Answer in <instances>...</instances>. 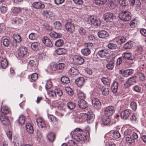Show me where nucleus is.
Masks as SVG:
<instances>
[{"instance_id": "79ce46f5", "label": "nucleus", "mask_w": 146, "mask_h": 146, "mask_svg": "<svg viewBox=\"0 0 146 146\" xmlns=\"http://www.w3.org/2000/svg\"><path fill=\"white\" fill-rule=\"evenodd\" d=\"M110 122V119L109 117L104 118L102 120V123L105 125H108Z\"/></svg>"}, {"instance_id": "09e8293b", "label": "nucleus", "mask_w": 146, "mask_h": 146, "mask_svg": "<svg viewBox=\"0 0 146 146\" xmlns=\"http://www.w3.org/2000/svg\"><path fill=\"white\" fill-rule=\"evenodd\" d=\"M55 28L57 30H60L62 28V25L59 21H56L54 24Z\"/></svg>"}, {"instance_id": "c85d7f7f", "label": "nucleus", "mask_w": 146, "mask_h": 146, "mask_svg": "<svg viewBox=\"0 0 146 146\" xmlns=\"http://www.w3.org/2000/svg\"><path fill=\"white\" fill-rule=\"evenodd\" d=\"M137 78L135 76L130 78L127 82V83L129 85H131L136 82Z\"/></svg>"}, {"instance_id": "603ef678", "label": "nucleus", "mask_w": 146, "mask_h": 146, "mask_svg": "<svg viewBox=\"0 0 146 146\" xmlns=\"http://www.w3.org/2000/svg\"><path fill=\"white\" fill-rule=\"evenodd\" d=\"M50 69L53 71L57 70V65L55 62H52L50 64Z\"/></svg>"}, {"instance_id": "bb28decb", "label": "nucleus", "mask_w": 146, "mask_h": 146, "mask_svg": "<svg viewBox=\"0 0 146 146\" xmlns=\"http://www.w3.org/2000/svg\"><path fill=\"white\" fill-rule=\"evenodd\" d=\"M26 127L27 132L31 134L33 133L34 130L33 127L30 123H27L26 125Z\"/></svg>"}, {"instance_id": "72a5a7b5", "label": "nucleus", "mask_w": 146, "mask_h": 146, "mask_svg": "<svg viewBox=\"0 0 146 146\" xmlns=\"http://www.w3.org/2000/svg\"><path fill=\"white\" fill-rule=\"evenodd\" d=\"M13 37L15 41L17 42H20L22 40L21 36L18 34H14Z\"/></svg>"}, {"instance_id": "de8ad7c7", "label": "nucleus", "mask_w": 146, "mask_h": 146, "mask_svg": "<svg viewBox=\"0 0 146 146\" xmlns=\"http://www.w3.org/2000/svg\"><path fill=\"white\" fill-rule=\"evenodd\" d=\"M101 80L102 82L105 85L109 84L111 81L110 79L106 77H103Z\"/></svg>"}, {"instance_id": "f03ea898", "label": "nucleus", "mask_w": 146, "mask_h": 146, "mask_svg": "<svg viewBox=\"0 0 146 146\" xmlns=\"http://www.w3.org/2000/svg\"><path fill=\"white\" fill-rule=\"evenodd\" d=\"M131 13L128 11H124L122 12L119 15L120 19L124 21H128L131 19Z\"/></svg>"}, {"instance_id": "20e7f679", "label": "nucleus", "mask_w": 146, "mask_h": 146, "mask_svg": "<svg viewBox=\"0 0 146 146\" xmlns=\"http://www.w3.org/2000/svg\"><path fill=\"white\" fill-rule=\"evenodd\" d=\"M114 111V108L113 106H108L104 110V115L106 117H110L113 114Z\"/></svg>"}, {"instance_id": "dca6fc26", "label": "nucleus", "mask_w": 146, "mask_h": 146, "mask_svg": "<svg viewBox=\"0 0 146 146\" xmlns=\"http://www.w3.org/2000/svg\"><path fill=\"white\" fill-rule=\"evenodd\" d=\"M94 116L93 113L88 112V115L86 117V120L88 123H92L94 120Z\"/></svg>"}, {"instance_id": "4d7b16f0", "label": "nucleus", "mask_w": 146, "mask_h": 146, "mask_svg": "<svg viewBox=\"0 0 146 146\" xmlns=\"http://www.w3.org/2000/svg\"><path fill=\"white\" fill-rule=\"evenodd\" d=\"M129 137H131V138L135 141V139L138 138V136L137 134L136 133L134 132H133Z\"/></svg>"}, {"instance_id": "9d476101", "label": "nucleus", "mask_w": 146, "mask_h": 146, "mask_svg": "<svg viewBox=\"0 0 146 146\" xmlns=\"http://www.w3.org/2000/svg\"><path fill=\"white\" fill-rule=\"evenodd\" d=\"M91 23L95 26H98L101 24V21L99 19L94 18L93 17H91L90 18Z\"/></svg>"}, {"instance_id": "2eb2a0df", "label": "nucleus", "mask_w": 146, "mask_h": 146, "mask_svg": "<svg viewBox=\"0 0 146 146\" xmlns=\"http://www.w3.org/2000/svg\"><path fill=\"white\" fill-rule=\"evenodd\" d=\"M0 61V66L3 68L5 69L7 66L8 62L6 58H1Z\"/></svg>"}, {"instance_id": "5701e85b", "label": "nucleus", "mask_w": 146, "mask_h": 146, "mask_svg": "<svg viewBox=\"0 0 146 146\" xmlns=\"http://www.w3.org/2000/svg\"><path fill=\"white\" fill-rule=\"evenodd\" d=\"M118 87V83L116 81L114 82L111 86V90L113 93H116Z\"/></svg>"}, {"instance_id": "a211bd4d", "label": "nucleus", "mask_w": 146, "mask_h": 146, "mask_svg": "<svg viewBox=\"0 0 146 146\" xmlns=\"http://www.w3.org/2000/svg\"><path fill=\"white\" fill-rule=\"evenodd\" d=\"M0 119L2 123L5 125L9 124V121L7 117L1 115Z\"/></svg>"}, {"instance_id": "aec40b11", "label": "nucleus", "mask_w": 146, "mask_h": 146, "mask_svg": "<svg viewBox=\"0 0 146 146\" xmlns=\"http://www.w3.org/2000/svg\"><path fill=\"white\" fill-rule=\"evenodd\" d=\"M98 35L100 38H105L109 35L108 33L104 30H102L99 32Z\"/></svg>"}, {"instance_id": "a878e982", "label": "nucleus", "mask_w": 146, "mask_h": 146, "mask_svg": "<svg viewBox=\"0 0 146 146\" xmlns=\"http://www.w3.org/2000/svg\"><path fill=\"white\" fill-rule=\"evenodd\" d=\"M81 52L84 55L87 56L90 54L91 51L89 48H86L82 49Z\"/></svg>"}, {"instance_id": "a18cd8bd", "label": "nucleus", "mask_w": 146, "mask_h": 146, "mask_svg": "<svg viewBox=\"0 0 146 146\" xmlns=\"http://www.w3.org/2000/svg\"><path fill=\"white\" fill-rule=\"evenodd\" d=\"M64 43V41L62 39H58L55 42V45L57 47L61 46L63 45Z\"/></svg>"}, {"instance_id": "9b49d317", "label": "nucleus", "mask_w": 146, "mask_h": 146, "mask_svg": "<svg viewBox=\"0 0 146 146\" xmlns=\"http://www.w3.org/2000/svg\"><path fill=\"white\" fill-rule=\"evenodd\" d=\"M33 7L37 9H40L44 7V5L40 2H35L32 5Z\"/></svg>"}, {"instance_id": "37998d69", "label": "nucleus", "mask_w": 146, "mask_h": 146, "mask_svg": "<svg viewBox=\"0 0 146 146\" xmlns=\"http://www.w3.org/2000/svg\"><path fill=\"white\" fill-rule=\"evenodd\" d=\"M12 10L13 13L16 15L20 11L21 9L19 7H13L12 9Z\"/></svg>"}, {"instance_id": "0e129e2a", "label": "nucleus", "mask_w": 146, "mask_h": 146, "mask_svg": "<svg viewBox=\"0 0 146 146\" xmlns=\"http://www.w3.org/2000/svg\"><path fill=\"white\" fill-rule=\"evenodd\" d=\"M125 141L127 143H132L135 141L129 137H125Z\"/></svg>"}, {"instance_id": "7ed1b4c3", "label": "nucleus", "mask_w": 146, "mask_h": 146, "mask_svg": "<svg viewBox=\"0 0 146 146\" xmlns=\"http://www.w3.org/2000/svg\"><path fill=\"white\" fill-rule=\"evenodd\" d=\"M73 63L75 64L80 65L84 62L83 58L79 55H74L72 58Z\"/></svg>"}, {"instance_id": "0eeeda50", "label": "nucleus", "mask_w": 146, "mask_h": 146, "mask_svg": "<svg viewBox=\"0 0 146 146\" xmlns=\"http://www.w3.org/2000/svg\"><path fill=\"white\" fill-rule=\"evenodd\" d=\"M27 53V49L24 46L20 48L18 51V55L19 57L22 58L24 57Z\"/></svg>"}, {"instance_id": "69168bd1", "label": "nucleus", "mask_w": 146, "mask_h": 146, "mask_svg": "<svg viewBox=\"0 0 146 146\" xmlns=\"http://www.w3.org/2000/svg\"><path fill=\"white\" fill-rule=\"evenodd\" d=\"M78 96L79 98L83 100L86 97V95L82 92H80L78 94Z\"/></svg>"}, {"instance_id": "052dcab7", "label": "nucleus", "mask_w": 146, "mask_h": 146, "mask_svg": "<svg viewBox=\"0 0 146 146\" xmlns=\"http://www.w3.org/2000/svg\"><path fill=\"white\" fill-rule=\"evenodd\" d=\"M117 47L116 44L113 43H109L108 44V48L111 49H116Z\"/></svg>"}, {"instance_id": "13d9d810", "label": "nucleus", "mask_w": 146, "mask_h": 146, "mask_svg": "<svg viewBox=\"0 0 146 146\" xmlns=\"http://www.w3.org/2000/svg\"><path fill=\"white\" fill-rule=\"evenodd\" d=\"M133 132L130 129H127L124 132V135L125 137H129Z\"/></svg>"}, {"instance_id": "864d4df0", "label": "nucleus", "mask_w": 146, "mask_h": 146, "mask_svg": "<svg viewBox=\"0 0 146 146\" xmlns=\"http://www.w3.org/2000/svg\"><path fill=\"white\" fill-rule=\"evenodd\" d=\"M114 3L115 2L113 1H109L108 3V7L111 9H114L116 6V5Z\"/></svg>"}, {"instance_id": "c03bdc74", "label": "nucleus", "mask_w": 146, "mask_h": 146, "mask_svg": "<svg viewBox=\"0 0 146 146\" xmlns=\"http://www.w3.org/2000/svg\"><path fill=\"white\" fill-rule=\"evenodd\" d=\"M61 81L63 83L67 84L70 82L69 79L67 77L63 76L61 78Z\"/></svg>"}, {"instance_id": "4468645a", "label": "nucleus", "mask_w": 146, "mask_h": 146, "mask_svg": "<svg viewBox=\"0 0 146 146\" xmlns=\"http://www.w3.org/2000/svg\"><path fill=\"white\" fill-rule=\"evenodd\" d=\"M78 105L81 108L84 109L88 107V104L84 100H81L78 101Z\"/></svg>"}, {"instance_id": "1a4fd4ad", "label": "nucleus", "mask_w": 146, "mask_h": 146, "mask_svg": "<svg viewBox=\"0 0 146 146\" xmlns=\"http://www.w3.org/2000/svg\"><path fill=\"white\" fill-rule=\"evenodd\" d=\"M92 103L94 107L96 108L99 109L101 108V104L99 100L96 98H94L92 100Z\"/></svg>"}, {"instance_id": "bf43d9fd", "label": "nucleus", "mask_w": 146, "mask_h": 146, "mask_svg": "<svg viewBox=\"0 0 146 146\" xmlns=\"http://www.w3.org/2000/svg\"><path fill=\"white\" fill-rule=\"evenodd\" d=\"M120 5L122 6H125L127 5V0H119Z\"/></svg>"}, {"instance_id": "f8f14e48", "label": "nucleus", "mask_w": 146, "mask_h": 146, "mask_svg": "<svg viewBox=\"0 0 146 146\" xmlns=\"http://www.w3.org/2000/svg\"><path fill=\"white\" fill-rule=\"evenodd\" d=\"M85 82L84 78L83 77H79L75 80V83L79 87L82 86Z\"/></svg>"}, {"instance_id": "58836bf2", "label": "nucleus", "mask_w": 146, "mask_h": 146, "mask_svg": "<svg viewBox=\"0 0 146 146\" xmlns=\"http://www.w3.org/2000/svg\"><path fill=\"white\" fill-rule=\"evenodd\" d=\"M65 66V64L63 63H60L57 64V70H60L58 72L59 73L62 72V70L63 69Z\"/></svg>"}, {"instance_id": "49530a36", "label": "nucleus", "mask_w": 146, "mask_h": 146, "mask_svg": "<svg viewBox=\"0 0 146 146\" xmlns=\"http://www.w3.org/2000/svg\"><path fill=\"white\" fill-rule=\"evenodd\" d=\"M132 44L131 42H127L124 45L123 47L125 49H129L132 47Z\"/></svg>"}, {"instance_id": "b1692460", "label": "nucleus", "mask_w": 146, "mask_h": 146, "mask_svg": "<svg viewBox=\"0 0 146 146\" xmlns=\"http://www.w3.org/2000/svg\"><path fill=\"white\" fill-rule=\"evenodd\" d=\"M133 70L132 69H127L124 70L123 72V75L126 77L131 75L133 74Z\"/></svg>"}, {"instance_id": "423d86ee", "label": "nucleus", "mask_w": 146, "mask_h": 146, "mask_svg": "<svg viewBox=\"0 0 146 146\" xmlns=\"http://www.w3.org/2000/svg\"><path fill=\"white\" fill-rule=\"evenodd\" d=\"M115 16L112 13L108 12L104 15V18L105 20L107 22H111L115 18Z\"/></svg>"}, {"instance_id": "2f4dec72", "label": "nucleus", "mask_w": 146, "mask_h": 146, "mask_svg": "<svg viewBox=\"0 0 146 146\" xmlns=\"http://www.w3.org/2000/svg\"><path fill=\"white\" fill-rule=\"evenodd\" d=\"M107 51L105 50H101L97 52V54L101 58L105 56L107 54Z\"/></svg>"}, {"instance_id": "f257e3e1", "label": "nucleus", "mask_w": 146, "mask_h": 146, "mask_svg": "<svg viewBox=\"0 0 146 146\" xmlns=\"http://www.w3.org/2000/svg\"><path fill=\"white\" fill-rule=\"evenodd\" d=\"M74 139L77 141L85 140L86 136L83 134L82 130L79 128H76L74 130Z\"/></svg>"}, {"instance_id": "6ab92c4d", "label": "nucleus", "mask_w": 146, "mask_h": 146, "mask_svg": "<svg viewBox=\"0 0 146 146\" xmlns=\"http://www.w3.org/2000/svg\"><path fill=\"white\" fill-rule=\"evenodd\" d=\"M122 56L123 58L129 60H132L134 58L133 54L131 53H124Z\"/></svg>"}, {"instance_id": "a19ab883", "label": "nucleus", "mask_w": 146, "mask_h": 146, "mask_svg": "<svg viewBox=\"0 0 146 146\" xmlns=\"http://www.w3.org/2000/svg\"><path fill=\"white\" fill-rule=\"evenodd\" d=\"M25 117L23 115H21L19 117L18 121L19 124L21 125H23L25 123Z\"/></svg>"}, {"instance_id": "c9c22d12", "label": "nucleus", "mask_w": 146, "mask_h": 146, "mask_svg": "<svg viewBox=\"0 0 146 146\" xmlns=\"http://www.w3.org/2000/svg\"><path fill=\"white\" fill-rule=\"evenodd\" d=\"M102 92L103 94L105 96L108 95L109 94L110 89L108 88L104 87L102 90Z\"/></svg>"}, {"instance_id": "338daca9", "label": "nucleus", "mask_w": 146, "mask_h": 146, "mask_svg": "<svg viewBox=\"0 0 146 146\" xmlns=\"http://www.w3.org/2000/svg\"><path fill=\"white\" fill-rule=\"evenodd\" d=\"M48 95L50 97L55 98L56 97V94L55 93V89L54 91H51L48 93Z\"/></svg>"}, {"instance_id": "6e6552de", "label": "nucleus", "mask_w": 146, "mask_h": 146, "mask_svg": "<svg viewBox=\"0 0 146 146\" xmlns=\"http://www.w3.org/2000/svg\"><path fill=\"white\" fill-rule=\"evenodd\" d=\"M131 112V110L128 109L123 111L120 113L121 117L124 119H126L129 116Z\"/></svg>"}, {"instance_id": "cd10ccee", "label": "nucleus", "mask_w": 146, "mask_h": 146, "mask_svg": "<svg viewBox=\"0 0 146 146\" xmlns=\"http://www.w3.org/2000/svg\"><path fill=\"white\" fill-rule=\"evenodd\" d=\"M38 64V61L35 59L30 60L29 63V65L33 68L37 66Z\"/></svg>"}, {"instance_id": "e2e57ef3", "label": "nucleus", "mask_w": 146, "mask_h": 146, "mask_svg": "<svg viewBox=\"0 0 146 146\" xmlns=\"http://www.w3.org/2000/svg\"><path fill=\"white\" fill-rule=\"evenodd\" d=\"M60 110H64L65 106L63 104H60L55 106Z\"/></svg>"}, {"instance_id": "f3484780", "label": "nucleus", "mask_w": 146, "mask_h": 146, "mask_svg": "<svg viewBox=\"0 0 146 146\" xmlns=\"http://www.w3.org/2000/svg\"><path fill=\"white\" fill-rule=\"evenodd\" d=\"M11 112L10 109L7 106H3L1 109V112L3 115H7Z\"/></svg>"}, {"instance_id": "ea45409f", "label": "nucleus", "mask_w": 146, "mask_h": 146, "mask_svg": "<svg viewBox=\"0 0 146 146\" xmlns=\"http://www.w3.org/2000/svg\"><path fill=\"white\" fill-rule=\"evenodd\" d=\"M94 3L97 5H100L104 4L106 3L107 0H94Z\"/></svg>"}, {"instance_id": "e433bc0d", "label": "nucleus", "mask_w": 146, "mask_h": 146, "mask_svg": "<svg viewBox=\"0 0 146 146\" xmlns=\"http://www.w3.org/2000/svg\"><path fill=\"white\" fill-rule=\"evenodd\" d=\"M55 52L58 55L64 54L66 52V50L64 48H58L55 50Z\"/></svg>"}, {"instance_id": "412c9836", "label": "nucleus", "mask_w": 146, "mask_h": 146, "mask_svg": "<svg viewBox=\"0 0 146 146\" xmlns=\"http://www.w3.org/2000/svg\"><path fill=\"white\" fill-rule=\"evenodd\" d=\"M116 42L119 44H121L125 42L126 40L125 38L123 36H120L115 38Z\"/></svg>"}, {"instance_id": "473e14b6", "label": "nucleus", "mask_w": 146, "mask_h": 146, "mask_svg": "<svg viewBox=\"0 0 146 146\" xmlns=\"http://www.w3.org/2000/svg\"><path fill=\"white\" fill-rule=\"evenodd\" d=\"M114 66V60H112L108 63L106 66V67L108 69L111 70L113 69Z\"/></svg>"}, {"instance_id": "39448f33", "label": "nucleus", "mask_w": 146, "mask_h": 146, "mask_svg": "<svg viewBox=\"0 0 146 146\" xmlns=\"http://www.w3.org/2000/svg\"><path fill=\"white\" fill-rule=\"evenodd\" d=\"M65 27L67 31L69 33H73L75 29L74 25L70 22L66 23L65 25Z\"/></svg>"}, {"instance_id": "774afa93", "label": "nucleus", "mask_w": 146, "mask_h": 146, "mask_svg": "<svg viewBox=\"0 0 146 146\" xmlns=\"http://www.w3.org/2000/svg\"><path fill=\"white\" fill-rule=\"evenodd\" d=\"M10 43V41L9 39L7 38H5L4 39L3 44L4 46L7 47L9 46Z\"/></svg>"}, {"instance_id": "3c124183", "label": "nucleus", "mask_w": 146, "mask_h": 146, "mask_svg": "<svg viewBox=\"0 0 146 146\" xmlns=\"http://www.w3.org/2000/svg\"><path fill=\"white\" fill-rule=\"evenodd\" d=\"M52 86V83L50 80H48L45 85V88L46 89H49L51 88Z\"/></svg>"}, {"instance_id": "c756f323", "label": "nucleus", "mask_w": 146, "mask_h": 146, "mask_svg": "<svg viewBox=\"0 0 146 146\" xmlns=\"http://www.w3.org/2000/svg\"><path fill=\"white\" fill-rule=\"evenodd\" d=\"M50 36L52 38H59L62 36L61 34L55 32H51L49 34Z\"/></svg>"}, {"instance_id": "4c0bfd02", "label": "nucleus", "mask_w": 146, "mask_h": 146, "mask_svg": "<svg viewBox=\"0 0 146 146\" xmlns=\"http://www.w3.org/2000/svg\"><path fill=\"white\" fill-rule=\"evenodd\" d=\"M78 31L80 35L81 36H85L87 33L86 31L82 27L78 29Z\"/></svg>"}, {"instance_id": "680f3d73", "label": "nucleus", "mask_w": 146, "mask_h": 146, "mask_svg": "<svg viewBox=\"0 0 146 146\" xmlns=\"http://www.w3.org/2000/svg\"><path fill=\"white\" fill-rule=\"evenodd\" d=\"M139 78L140 81H143L145 80V76L143 73H139Z\"/></svg>"}, {"instance_id": "393cba45", "label": "nucleus", "mask_w": 146, "mask_h": 146, "mask_svg": "<svg viewBox=\"0 0 146 146\" xmlns=\"http://www.w3.org/2000/svg\"><path fill=\"white\" fill-rule=\"evenodd\" d=\"M47 137L49 141L50 142H53L55 138V136L54 134L52 133H48Z\"/></svg>"}, {"instance_id": "ddd939ff", "label": "nucleus", "mask_w": 146, "mask_h": 146, "mask_svg": "<svg viewBox=\"0 0 146 146\" xmlns=\"http://www.w3.org/2000/svg\"><path fill=\"white\" fill-rule=\"evenodd\" d=\"M42 42L45 45L48 47H52V43L50 40L47 36H44L42 38Z\"/></svg>"}, {"instance_id": "5fc2aeb1", "label": "nucleus", "mask_w": 146, "mask_h": 146, "mask_svg": "<svg viewBox=\"0 0 146 146\" xmlns=\"http://www.w3.org/2000/svg\"><path fill=\"white\" fill-rule=\"evenodd\" d=\"M120 136V134L117 131H114L113 132L112 136L115 138H118Z\"/></svg>"}, {"instance_id": "6e6d98bb", "label": "nucleus", "mask_w": 146, "mask_h": 146, "mask_svg": "<svg viewBox=\"0 0 146 146\" xmlns=\"http://www.w3.org/2000/svg\"><path fill=\"white\" fill-rule=\"evenodd\" d=\"M131 108L134 111H135L137 108V105L135 102H131L130 104Z\"/></svg>"}, {"instance_id": "f704fd0d", "label": "nucleus", "mask_w": 146, "mask_h": 146, "mask_svg": "<svg viewBox=\"0 0 146 146\" xmlns=\"http://www.w3.org/2000/svg\"><path fill=\"white\" fill-rule=\"evenodd\" d=\"M38 37V35L34 33H31L29 35V38L32 40H36Z\"/></svg>"}, {"instance_id": "7c9ffc66", "label": "nucleus", "mask_w": 146, "mask_h": 146, "mask_svg": "<svg viewBox=\"0 0 146 146\" xmlns=\"http://www.w3.org/2000/svg\"><path fill=\"white\" fill-rule=\"evenodd\" d=\"M40 43L38 42H35L33 43L31 45V47L33 50H38Z\"/></svg>"}, {"instance_id": "8fccbe9b", "label": "nucleus", "mask_w": 146, "mask_h": 146, "mask_svg": "<svg viewBox=\"0 0 146 146\" xmlns=\"http://www.w3.org/2000/svg\"><path fill=\"white\" fill-rule=\"evenodd\" d=\"M68 108L71 110L74 109L75 108V104L72 102H70L67 104Z\"/></svg>"}, {"instance_id": "4be33fe9", "label": "nucleus", "mask_w": 146, "mask_h": 146, "mask_svg": "<svg viewBox=\"0 0 146 146\" xmlns=\"http://www.w3.org/2000/svg\"><path fill=\"white\" fill-rule=\"evenodd\" d=\"M69 74L72 75H76L79 73L78 70L74 67H72L69 70Z\"/></svg>"}]
</instances>
